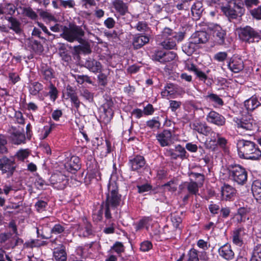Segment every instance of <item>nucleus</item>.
<instances>
[{"mask_svg": "<svg viewBox=\"0 0 261 261\" xmlns=\"http://www.w3.org/2000/svg\"><path fill=\"white\" fill-rule=\"evenodd\" d=\"M16 10L17 7L12 3H6L3 5V15L12 16Z\"/></svg>", "mask_w": 261, "mask_h": 261, "instance_id": "obj_35", "label": "nucleus"}, {"mask_svg": "<svg viewBox=\"0 0 261 261\" xmlns=\"http://www.w3.org/2000/svg\"><path fill=\"white\" fill-rule=\"evenodd\" d=\"M43 88V86L41 83L37 82H34L31 84L30 92L32 95H36Z\"/></svg>", "mask_w": 261, "mask_h": 261, "instance_id": "obj_41", "label": "nucleus"}, {"mask_svg": "<svg viewBox=\"0 0 261 261\" xmlns=\"http://www.w3.org/2000/svg\"><path fill=\"white\" fill-rule=\"evenodd\" d=\"M246 231V229L243 226H239L233 230L231 234V239L233 244L238 247H242L243 246L244 244V237L247 236Z\"/></svg>", "mask_w": 261, "mask_h": 261, "instance_id": "obj_15", "label": "nucleus"}, {"mask_svg": "<svg viewBox=\"0 0 261 261\" xmlns=\"http://www.w3.org/2000/svg\"><path fill=\"white\" fill-rule=\"evenodd\" d=\"M191 12L192 15L198 19L200 18V16L203 10L202 8V3L200 1H196L191 7Z\"/></svg>", "mask_w": 261, "mask_h": 261, "instance_id": "obj_32", "label": "nucleus"}, {"mask_svg": "<svg viewBox=\"0 0 261 261\" xmlns=\"http://www.w3.org/2000/svg\"><path fill=\"white\" fill-rule=\"evenodd\" d=\"M206 120L208 123L219 127L224 126L226 123V119L223 115L213 110L206 115Z\"/></svg>", "mask_w": 261, "mask_h": 261, "instance_id": "obj_12", "label": "nucleus"}, {"mask_svg": "<svg viewBox=\"0 0 261 261\" xmlns=\"http://www.w3.org/2000/svg\"><path fill=\"white\" fill-rule=\"evenodd\" d=\"M195 44L205 43L208 40V35L205 31H198L194 33L191 37Z\"/></svg>", "mask_w": 261, "mask_h": 261, "instance_id": "obj_22", "label": "nucleus"}, {"mask_svg": "<svg viewBox=\"0 0 261 261\" xmlns=\"http://www.w3.org/2000/svg\"><path fill=\"white\" fill-rule=\"evenodd\" d=\"M237 31L240 40L246 43H258L261 40L260 33L249 25L238 28Z\"/></svg>", "mask_w": 261, "mask_h": 261, "instance_id": "obj_7", "label": "nucleus"}, {"mask_svg": "<svg viewBox=\"0 0 261 261\" xmlns=\"http://www.w3.org/2000/svg\"><path fill=\"white\" fill-rule=\"evenodd\" d=\"M210 33L213 37L214 42L218 45H223L226 35V31L219 25L214 24L208 27Z\"/></svg>", "mask_w": 261, "mask_h": 261, "instance_id": "obj_11", "label": "nucleus"}, {"mask_svg": "<svg viewBox=\"0 0 261 261\" xmlns=\"http://www.w3.org/2000/svg\"><path fill=\"white\" fill-rule=\"evenodd\" d=\"M80 159L78 157L72 156L70 160L66 163V166L69 167L71 170L77 171L80 169Z\"/></svg>", "mask_w": 261, "mask_h": 261, "instance_id": "obj_37", "label": "nucleus"}, {"mask_svg": "<svg viewBox=\"0 0 261 261\" xmlns=\"http://www.w3.org/2000/svg\"><path fill=\"white\" fill-rule=\"evenodd\" d=\"M238 129L252 131L256 128V124L251 115H242L241 117H234L233 119Z\"/></svg>", "mask_w": 261, "mask_h": 261, "instance_id": "obj_8", "label": "nucleus"}, {"mask_svg": "<svg viewBox=\"0 0 261 261\" xmlns=\"http://www.w3.org/2000/svg\"><path fill=\"white\" fill-rule=\"evenodd\" d=\"M221 196L226 201H232L236 196L237 190L232 186L224 184L221 188Z\"/></svg>", "mask_w": 261, "mask_h": 261, "instance_id": "obj_16", "label": "nucleus"}, {"mask_svg": "<svg viewBox=\"0 0 261 261\" xmlns=\"http://www.w3.org/2000/svg\"><path fill=\"white\" fill-rule=\"evenodd\" d=\"M7 141L6 137L2 135H0V153H5L8 151V149L6 147Z\"/></svg>", "mask_w": 261, "mask_h": 261, "instance_id": "obj_53", "label": "nucleus"}, {"mask_svg": "<svg viewBox=\"0 0 261 261\" xmlns=\"http://www.w3.org/2000/svg\"><path fill=\"white\" fill-rule=\"evenodd\" d=\"M197 246L203 250H207L211 246L210 243L207 241H205L203 239H199L197 242Z\"/></svg>", "mask_w": 261, "mask_h": 261, "instance_id": "obj_63", "label": "nucleus"}, {"mask_svg": "<svg viewBox=\"0 0 261 261\" xmlns=\"http://www.w3.org/2000/svg\"><path fill=\"white\" fill-rule=\"evenodd\" d=\"M145 160L141 155H137L133 159H130L128 162L129 166L132 170H138L143 167L145 165Z\"/></svg>", "mask_w": 261, "mask_h": 261, "instance_id": "obj_20", "label": "nucleus"}, {"mask_svg": "<svg viewBox=\"0 0 261 261\" xmlns=\"http://www.w3.org/2000/svg\"><path fill=\"white\" fill-rule=\"evenodd\" d=\"M189 194L196 195L199 191L198 184L196 181H191L189 182L187 187Z\"/></svg>", "mask_w": 261, "mask_h": 261, "instance_id": "obj_44", "label": "nucleus"}, {"mask_svg": "<svg viewBox=\"0 0 261 261\" xmlns=\"http://www.w3.org/2000/svg\"><path fill=\"white\" fill-rule=\"evenodd\" d=\"M250 208L247 206L239 207L236 213L231 215V219L237 224H244L249 220Z\"/></svg>", "mask_w": 261, "mask_h": 261, "instance_id": "obj_10", "label": "nucleus"}, {"mask_svg": "<svg viewBox=\"0 0 261 261\" xmlns=\"http://www.w3.org/2000/svg\"><path fill=\"white\" fill-rule=\"evenodd\" d=\"M113 4L114 8L120 14L124 15L127 12V6L122 1L115 0Z\"/></svg>", "mask_w": 261, "mask_h": 261, "instance_id": "obj_33", "label": "nucleus"}, {"mask_svg": "<svg viewBox=\"0 0 261 261\" xmlns=\"http://www.w3.org/2000/svg\"><path fill=\"white\" fill-rule=\"evenodd\" d=\"M68 96L71 99V102L74 105L75 108L76 109V110H78L80 107L81 102L77 96L74 93H69L68 94Z\"/></svg>", "mask_w": 261, "mask_h": 261, "instance_id": "obj_56", "label": "nucleus"}, {"mask_svg": "<svg viewBox=\"0 0 261 261\" xmlns=\"http://www.w3.org/2000/svg\"><path fill=\"white\" fill-rule=\"evenodd\" d=\"M177 93V86L173 83H167L161 92L163 97L170 99L175 97Z\"/></svg>", "mask_w": 261, "mask_h": 261, "instance_id": "obj_19", "label": "nucleus"}, {"mask_svg": "<svg viewBox=\"0 0 261 261\" xmlns=\"http://www.w3.org/2000/svg\"><path fill=\"white\" fill-rule=\"evenodd\" d=\"M175 151L178 152V154H177L178 158L181 160L186 159L189 158V155L186 151L185 148L179 144L175 146Z\"/></svg>", "mask_w": 261, "mask_h": 261, "instance_id": "obj_43", "label": "nucleus"}, {"mask_svg": "<svg viewBox=\"0 0 261 261\" xmlns=\"http://www.w3.org/2000/svg\"><path fill=\"white\" fill-rule=\"evenodd\" d=\"M163 60L162 63H166L174 60L177 57V54L173 51H164Z\"/></svg>", "mask_w": 261, "mask_h": 261, "instance_id": "obj_42", "label": "nucleus"}, {"mask_svg": "<svg viewBox=\"0 0 261 261\" xmlns=\"http://www.w3.org/2000/svg\"><path fill=\"white\" fill-rule=\"evenodd\" d=\"M171 221L172 225L174 228V230H178L179 232L181 231V228L180 225L182 222V219L181 217L177 214H172L171 215Z\"/></svg>", "mask_w": 261, "mask_h": 261, "instance_id": "obj_36", "label": "nucleus"}, {"mask_svg": "<svg viewBox=\"0 0 261 261\" xmlns=\"http://www.w3.org/2000/svg\"><path fill=\"white\" fill-rule=\"evenodd\" d=\"M5 19L10 23V29L17 34H20L22 32L21 23L17 18L12 16H5Z\"/></svg>", "mask_w": 261, "mask_h": 261, "instance_id": "obj_24", "label": "nucleus"}, {"mask_svg": "<svg viewBox=\"0 0 261 261\" xmlns=\"http://www.w3.org/2000/svg\"><path fill=\"white\" fill-rule=\"evenodd\" d=\"M51 31L54 32L62 33L60 36L69 42H73L77 41L79 42L82 41V37L85 35V32L81 26L74 23H69L68 26H63L59 24H56L50 28Z\"/></svg>", "mask_w": 261, "mask_h": 261, "instance_id": "obj_2", "label": "nucleus"}, {"mask_svg": "<svg viewBox=\"0 0 261 261\" xmlns=\"http://www.w3.org/2000/svg\"><path fill=\"white\" fill-rule=\"evenodd\" d=\"M114 103L112 100H108L103 104V109L104 112V120L106 122H109L111 121L113 117Z\"/></svg>", "mask_w": 261, "mask_h": 261, "instance_id": "obj_21", "label": "nucleus"}, {"mask_svg": "<svg viewBox=\"0 0 261 261\" xmlns=\"http://www.w3.org/2000/svg\"><path fill=\"white\" fill-rule=\"evenodd\" d=\"M252 17L256 20H261V7L259 6L250 11Z\"/></svg>", "mask_w": 261, "mask_h": 261, "instance_id": "obj_61", "label": "nucleus"}, {"mask_svg": "<svg viewBox=\"0 0 261 261\" xmlns=\"http://www.w3.org/2000/svg\"><path fill=\"white\" fill-rule=\"evenodd\" d=\"M147 37L145 36H136L134 38L133 45L135 48H139L147 42Z\"/></svg>", "mask_w": 261, "mask_h": 261, "instance_id": "obj_38", "label": "nucleus"}, {"mask_svg": "<svg viewBox=\"0 0 261 261\" xmlns=\"http://www.w3.org/2000/svg\"><path fill=\"white\" fill-rule=\"evenodd\" d=\"M81 95L88 100L89 102H92L93 101V93L90 92L87 89H84L83 90L81 93Z\"/></svg>", "mask_w": 261, "mask_h": 261, "instance_id": "obj_64", "label": "nucleus"}, {"mask_svg": "<svg viewBox=\"0 0 261 261\" xmlns=\"http://www.w3.org/2000/svg\"><path fill=\"white\" fill-rule=\"evenodd\" d=\"M252 192L256 201L261 203V181L258 180H254L252 185Z\"/></svg>", "mask_w": 261, "mask_h": 261, "instance_id": "obj_26", "label": "nucleus"}, {"mask_svg": "<svg viewBox=\"0 0 261 261\" xmlns=\"http://www.w3.org/2000/svg\"><path fill=\"white\" fill-rule=\"evenodd\" d=\"M237 147L240 159L252 161L261 159V150L254 142L241 139L238 141Z\"/></svg>", "mask_w": 261, "mask_h": 261, "instance_id": "obj_1", "label": "nucleus"}, {"mask_svg": "<svg viewBox=\"0 0 261 261\" xmlns=\"http://www.w3.org/2000/svg\"><path fill=\"white\" fill-rule=\"evenodd\" d=\"M206 98L209 102H212L213 104V106L215 108L222 107L224 104L223 100L216 94H208L206 96Z\"/></svg>", "mask_w": 261, "mask_h": 261, "instance_id": "obj_30", "label": "nucleus"}, {"mask_svg": "<svg viewBox=\"0 0 261 261\" xmlns=\"http://www.w3.org/2000/svg\"><path fill=\"white\" fill-rule=\"evenodd\" d=\"M172 133L169 130H164L156 136V139L162 147L169 146L172 143Z\"/></svg>", "mask_w": 261, "mask_h": 261, "instance_id": "obj_18", "label": "nucleus"}, {"mask_svg": "<svg viewBox=\"0 0 261 261\" xmlns=\"http://www.w3.org/2000/svg\"><path fill=\"white\" fill-rule=\"evenodd\" d=\"M187 256V261H199L198 251L194 248H192L189 250Z\"/></svg>", "mask_w": 261, "mask_h": 261, "instance_id": "obj_45", "label": "nucleus"}, {"mask_svg": "<svg viewBox=\"0 0 261 261\" xmlns=\"http://www.w3.org/2000/svg\"><path fill=\"white\" fill-rule=\"evenodd\" d=\"M184 35L181 32L177 33L168 28H166L162 32L161 45L166 49H174L177 43L181 41Z\"/></svg>", "mask_w": 261, "mask_h": 261, "instance_id": "obj_4", "label": "nucleus"}, {"mask_svg": "<svg viewBox=\"0 0 261 261\" xmlns=\"http://www.w3.org/2000/svg\"><path fill=\"white\" fill-rule=\"evenodd\" d=\"M105 211L104 202L102 203L100 206V209L98 211L96 214H93V218L96 222H99L102 220L103 216V211Z\"/></svg>", "mask_w": 261, "mask_h": 261, "instance_id": "obj_60", "label": "nucleus"}, {"mask_svg": "<svg viewBox=\"0 0 261 261\" xmlns=\"http://www.w3.org/2000/svg\"><path fill=\"white\" fill-rule=\"evenodd\" d=\"M259 105L260 103L258 101L256 97H254L253 96L246 100L244 101V107H245L248 112L253 111Z\"/></svg>", "mask_w": 261, "mask_h": 261, "instance_id": "obj_31", "label": "nucleus"}, {"mask_svg": "<svg viewBox=\"0 0 261 261\" xmlns=\"http://www.w3.org/2000/svg\"><path fill=\"white\" fill-rule=\"evenodd\" d=\"M65 230V228L60 224H55L51 229L50 232L52 234H61Z\"/></svg>", "mask_w": 261, "mask_h": 261, "instance_id": "obj_58", "label": "nucleus"}, {"mask_svg": "<svg viewBox=\"0 0 261 261\" xmlns=\"http://www.w3.org/2000/svg\"><path fill=\"white\" fill-rule=\"evenodd\" d=\"M58 1L60 2V6H62L64 8H72L75 5V2L73 0H67V1L58 0Z\"/></svg>", "mask_w": 261, "mask_h": 261, "instance_id": "obj_62", "label": "nucleus"}, {"mask_svg": "<svg viewBox=\"0 0 261 261\" xmlns=\"http://www.w3.org/2000/svg\"><path fill=\"white\" fill-rule=\"evenodd\" d=\"M164 51L155 50L150 55L151 59L155 61H158L162 63V60H163Z\"/></svg>", "mask_w": 261, "mask_h": 261, "instance_id": "obj_52", "label": "nucleus"}, {"mask_svg": "<svg viewBox=\"0 0 261 261\" xmlns=\"http://www.w3.org/2000/svg\"><path fill=\"white\" fill-rule=\"evenodd\" d=\"M260 3L259 0H243L244 7L248 9L252 8L253 6H257Z\"/></svg>", "mask_w": 261, "mask_h": 261, "instance_id": "obj_57", "label": "nucleus"}, {"mask_svg": "<svg viewBox=\"0 0 261 261\" xmlns=\"http://www.w3.org/2000/svg\"><path fill=\"white\" fill-rule=\"evenodd\" d=\"M161 126L160 117L159 116L153 117L151 120H148V127L152 130H158Z\"/></svg>", "mask_w": 261, "mask_h": 261, "instance_id": "obj_39", "label": "nucleus"}, {"mask_svg": "<svg viewBox=\"0 0 261 261\" xmlns=\"http://www.w3.org/2000/svg\"><path fill=\"white\" fill-rule=\"evenodd\" d=\"M222 11L230 19L241 17L245 13L243 0H230L227 2L225 7L222 8Z\"/></svg>", "mask_w": 261, "mask_h": 261, "instance_id": "obj_6", "label": "nucleus"}, {"mask_svg": "<svg viewBox=\"0 0 261 261\" xmlns=\"http://www.w3.org/2000/svg\"><path fill=\"white\" fill-rule=\"evenodd\" d=\"M109 193L104 202L105 215L107 219L112 218V212H115L120 205L121 195L118 193V186L115 181H111L108 186Z\"/></svg>", "mask_w": 261, "mask_h": 261, "instance_id": "obj_3", "label": "nucleus"}, {"mask_svg": "<svg viewBox=\"0 0 261 261\" xmlns=\"http://www.w3.org/2000/svg\"><path fill=\"white\" fill-rule=\"evenodd\" d=\"M218 252L219 256L225 260H231L234 257V253L229 243H226L221 246L218 249Z\"/></svg>", "mask_w": 261, "mask_h": 261, "instance_id": "obj_17", "label": "nucleus"}, {"mask_svg": "<svg viewBox=\"0 0 261 261\" xmlns=\"http://www.w3.org/2000/svg\"><path fill=\"white\" fill-rule=\"evenodd\" d=\"M228 54L226 51H219L214 56V60L218 62H224L227 60L228 58Z\"/></svg>", "mask_w": 261, "mask_h": 261, "instance_id": "obj_48", "label": "nucleus"}, {"mask_svg": "<svg viewBox=\"0 0 261 261\" xmlns=\"http://www.w3.org/2000/svg\"><path fill=\"white\" fill-rule=\"evenodd\" d=\"M11 138L13 143L17 145L24 143L25 141L24 134L19 130L13 131L11 133Z\"/></svg>", "mask_w": 261, "mask_h": 261, "instance_id": "obj_29", "label": "nucleus"}, {"mask_svg": "<svg viewBox=\"0 0 261 261\" xmlns=\"http://www.w3.org/2000/svg\"><path fill=\"white\" fill-rule=\"evenodd\" d=\"M181 105L180 101L170 100H169V109L173 112H175L177 109H179Z\"/></svg>", "mask_w": 261, "mask_h": 261, "instance_id": "obj_59", "label": "nucleus"}, {"mask_svg": "<svg viewBox=\"0 0 261 261\" xmlns=\"http://www.w3.org/2000/svg\"><path fill=\"white\" fill-rule=\"evenodd\" d=\"M227 173L229 179L239 185H243L247 180L248 173L245 168L237 164L226 166Z\"/></svg>", "mask_w": 261, "mask_h": 261, "instance_id": "obj_5", "label": "nucleus"}, {"mask_svg": "<svg viewBox=\"0 0 261 261\" xmlns=\"http://www.w3.org/2000/svg\"><path fill=\"white\" fill-rule=\"evenodd\" d=\"M48 88L49 89L48 94L50 96V99L55 101L58 97V90L51 82L49 83Z\"/></svg>", "mask_w": 261, "mask_h": 261, "instance_id": "obj_54", "label": "nucleus"}, {"mask_svg": "<svg viewBox=\"0 0 261 261\" xmlns=\"http://www.w3.org/2000/svg\"><path fill=\"white\" fill-rule=\"evenodd\" d=\"M196 45V44H195V43L193 42V40H191V38L190 41L189 42L186 43L182 46V50L188 56H190L194 52Z\"/></svg>", "mask_w": 261, "mask_h": 261, "instance_id": "obj_40", "label": "nucleus"}, {"mask_svg": "<svg viewBox=\"0 0 261 261\" xmlns=\"http://www.w3.org/2000/svg\"><path fill=\"white\" fill-rule=\"evenodd\" d=\"M16 168L14 157L3 156L0 158V171L2 174H6L8 177L12 176Z\"/></svg>", "mask_w": 261, "mask_h": 261, "instance_id": "obj_9", "label": "nucleus"}, {"mask_svg": "<svg viewBox=\"0 0 261 261\" xmlns=\"http://www.w3.org/2000/svg\"><path fill=\"white\" fill-rule=\"evenodd\" d=\"M40 72L43 79L47 81H50L54 77L53 69L46 64H43L41 65Z\"/></svg>", "mask_w": 261, "mask_h": 261, "instance_id": "obj_23", "label": "nucleus"}, {"mask_svg": "<svg viewBox=\"0 0 261 261\" xmlns=\"http://www.w3.org/2000/svg\"><path fill=\"white\" fill-rule=\"evenodd\" d=\"M32 49L36 53L40 54L43 51V47L40 42L36 40H32L30 42Z\"/></svg>", "mask_w": 261, "mask_h": 261, "instance_id": "obj_47", "label": "nucleus"}, {"mask_svg": "<svg viewBox=\"0 0 261 261\" xmlns=\"http://www.w3.org/2000/svg\"><path fill=\"white\" fill-rule=\"evenodd\" d=\"M175 230H170L169 226L168 225H165L163 228H162V232L160 233L163 234L165 235V239H169L175 238V233L174 231Z\"/></svg>", "mask_w": 261, "mask_h": 261, "instance_id": "obj_50", "label": "nucleus"}, {"mask_svg": "<svg viewBox=\"0 0 261 261\" xmlns=\"http://www.w3.org/2000/svg\"><path fill=\"white\" fill-rule=\"evenodd\" d=\"M30 154V152L29 149H20L16 153L15 156L17 158L18 160L23 161L25 159L28 158Z\"/></svg>", "mask_w": 261, "mask_h": 261, "instance_id": "obj_46", "label": "nucleus"}, {"mask_svg": "<svg viewBox=\"0 0 261 261\" xmlns=\"http://www.w3.org/2000/svg\"><path fill=\"white\" fill-rule=\"evenodd\" d=\"M82 39L83 40L82 41L80 42L81 43V45L74 46V51L77 54H79L82 52L86 54L91 53V49L90 44L82 38Z\"/></svg>", "mask_w": 261, "mask_h": 261, "instance_id": "obj_28", "label": "nucleus"}, {"mask_svg": "<svg viewBox=\"0 0 261 261\" xmlns=\"http://www.w3.org/2000/svg\"><path fill=\"white\" fill-rule=\"evenodd\" d=\"M227 66L231 72L238 73L243 70L244 64L242 59L238 56L233 55L226 61Z\"/></svg>", "mask_w": 261, "mask_h": 261, "instance_id": "obj_13", "label": "nucleus"}, {"mask_svg": "<svg viewBox=\"0 0 261 261\" xmlns=\"http://www.w3.org/2000/svg\"><path fill=\"white\" fill-rule=\"evenodd\" d=\"M60 248H55L54 256L56 261H66L67 253L65 251V247L63 245H60Z\"/></svg>", "mask_w": 261, "mask_h": 261, "instance_id": "obj_25", "label": "nucleus"}, {"mask_svg": "<svg viewBox=\"0 0 261 261\" xmlns=\"http://www.w3.org/2000/svg\"><path fill=\"white\" fill-rule=\"evenodd\" d=\"M219 218L223 219H227L230 215L231 209L229 206H221L220 211Z\"/></svg>", "mask_w": 261, "mask_h": 261, "instance_id": "obj_51", "label": "nucleus"}, {"mask_svg": "<svg viewBox=\"0 0 261 261\" xmlns=\"http://www.w3.org/2000/svg\"><path fill=\"white\" fill-rule=\"evenodd\" d=\"M220 203H214L213 202H211L208 205V210L213 215H218L221 210Z\"/></svg>", "mask_w": 261, "mask_h": 261, "instance_id": "obj_49", "label": "nucleus"}, {"mask_svg": "<svg viewBox=\"0 0 261 261\" xmlns=\"http://www.w3.org/2000/svg\"><path fill=\"white\" fill-rule=\"evenodd\" d=\"M85 66L93 72H97L101 69V65L100 62L90 58L86 61Z\"/></svg>", "mask_w": 261, "mask_h": 261, "instance_id": "obj_27", "label": "nucleus"}, {"mask_svg": "<svg viewBox=\"0 0 261 261\" xmlns=\"http://www.w3.org/2000/svg\"><path fill=\"white\" fill-rule=\"evenodd\" d=\"M191 128L196 132L208 136L210 135L212 136V134L216 135V133L214 132L212 128L207 125L205 122H202L199 121H195L190 124Z\"/></svg>", "mask_w": 261, "mask_h": 261, "instance_id": "obj_14", "label": "nucleus"}, {"mask_svg": "<svg viewBox=\"0 0 261 261\" xmlns=\"http://www.w3.org/2000/svg\"><path fill=\"white\" fill-rule=\"evenodd\" d=\"M250 261H261V243L254 246Z\"/></svg>", "mask_w": 261, "mask_h": 261, "instance_id": "obj_34", "label": "nucleus"}, {"mask_svg": "<svg viewBox=\"0 0 261 261\" xmlns=\"http://www.w3.org/2000/svg\"><path fill=\"white\" fill-rule=\"evenodd\" d=\"M24 14L33 20H36L38 18V15L33 9L30 7L25 8L23 10Z\"/></svg>", "mask_w": 261, "mask_h": 261, "instance_id": "obj_55", "label": "nucleus"}]
</instances>
